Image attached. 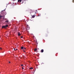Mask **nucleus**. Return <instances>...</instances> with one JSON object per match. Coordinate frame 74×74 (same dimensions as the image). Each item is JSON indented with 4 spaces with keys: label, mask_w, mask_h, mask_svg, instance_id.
Instances as JSON below:
<instances>
[{
    "label": "nucleus",
    "mask_w": 74,
    "mask_h": 74,
    "mask_svg": "<svg viewBox=\"0 0 74 74\" xmlns=\"http://www.w3.org/2000/svg\"><path fill=\"white\" fill-rule=\"evenodd\" d=\"M24 0V1H25V0Z\"/></svg>",
    "instance_id": "412c9836"
},
{
    "label": "nucleus",
    "mask_w": 74,
    "mask_h": 74,
    "mask_svg": "<svg viewBox=\"0 0 74 74\" xmlns=\"http://www.w3.org/2000/svg\"><path fill=\"white\" fill-rule=\"evenodd\" d=\"M21 38H23V36H21Z\"/></svg>",
    "instance_id": "dca6fc26"
},
{
    "label": "nucleus",
    "mask_w": 74,
    "mask_h": 74,
    "mask_svg": "<svg viewBox=\"0 0 74 74\" xmlns=\"http://www.w3.org/2000/svg\"><path fill=\"white\" fill-rule=\"evenodd\" d=\"M23 49H26V48L25 47L23 48Z\"/></svg>",
    "instance_id": "f8f14e48"
},
{
    "label": "nucleus",
    "mask_w": 74,
    "mask_h": 74,
    "mask_svg": "<svg viewBox=\"0 0 74 74\" xmlns=\"http://www.w3.org/2000/svg\"><path fill=\"white\" fill-rule=\"evenodd\" d=\"M37 49H34V51H37Z\"/></svg>",
    "instance_id": "0eeeda50"
},
{
    "label": "nucleus",
    "mask_w": 74,
    "mask_h": 74,
    "mask_svg": "<svg viewBox=\"0 0 74 74\" xmlns=\"http://www.w3.org/2000/svg\"><path fill=\"white\" fill-rule=\"evenodd\" d=\"M18 36H20V35H21V34H20V32L18 33Z\"/></svg>",
    "instance_id": "39448f33"
},
{
    "label": "nucleus",
    "mask_w": 74,
    "mask_h": 74,
    "mask_svg": "<svg viewBox=\"0 0 74 74\" xmlns=\"http://www.w3.org/2000/svg\"><path fill=\"white\" fill-rule=\"evenodd\" d=\"M9 63H10L11 62H10L9 61Z\"/></svg>",
    "instance_id": "a211bd4d"
},
{
    "label": "nucleus",
    "mask_w": 74,
    "mask_h": 74,
    "mask_svg": "<svg viewBox=\"0 0 74 74\" xmlns=\"http://www.w3.org/2000/svg\"><path fill=\"white\" fill-rule=\"evenodd\" d=\"M32 18H34L35 17V16L34 15H33L32 16Z\"/></svg>",
    "instance_id": "423d86ee"
},
{
    "label": "nucleus",
    "mask_w": 74,
    "mask_h": 74,
    "mask_svg": "<svg viewBox=\"0 0 74 74\" xmlns=\"http://www.w3.org/2000/svg\"><path fill=\"white\" fill-rule=\"evenodd\" d=\"M19 1L20 2H21V1H22V0H18V2H19Z\"/></svg>",
    "instance_id": "20e7f679"
},
{
    "label": "nucleus",
    "mask_w": 74,
    "mask_h": 74,
    "mask_svg": "<svg viewBox=\"0 0 74 74\" xmlns=\"http://www.w3.org/2000/svg\"><path fill=\"white\" fill-rule=\"evenodd\" d=\"M21 66H23V64H21Z\"/></svg>",
    "instance_id": "6ab92c4d"
},
{
    "label": "nucleus",
    "mask_w": 74,
    "mask_h": 74,
    "mask_svg": "<svg viewBox=\"0 0 74 74\" xmlns=\"http://www.w3.org/2000/svg\"><path fill=\"white\" fill-rule=\"evenodd\" d=\"M45 15H46V14H45Z\"/></svg>",
    "instance_id": "4be33fe9"
},
{
    "label": "nucleus",
    "mask_w": 74,
    "mask_h": 74,
    "mask_svg": "<svg viewBox=\"0 0 74 74\" xmlns=\"http://www.w3.org/2000/svg\"><path fill=\"white\" fill-rule=\"evenodd\" d=\"M41 52L42 53L44 52V49H41Z\"/></svg>",
    "instance_id": "f03ea898"
},
{
    "label": "nucleus",
    "mask_w": 74,
    "mask_h": 74,
    "mask_svg": "<svg viewBox=\"0 0 74 74\" xmlns=\"http://www.w3.org/2000/svg\"><path fill=\"white\" fill-rule=\"evenodd\" d=\"M2 17H3V16H0V19H1V18Z\"/></svg>",
    "instance_id": "9b49d317"
},
{
    "label": "nucleus",
    "mask_w": 74,
    "mask_h": 74,
    "mask_svg": "<svg viewBox=\"0 0 74 74\" xmlns=\"http://www.w3.org/2000/svg\"><path fill=\"white\" fill-rule=\"evenodd\" d=\"M21 48L22 49H23V47H21Z\"/></svg>",
    "instance_id": "6e6552de"
},
{
    "label": "nucleus",
    "mask_w": 74,
    "mask_h": 74,
    "mask_svg": "<svg viewBox=\"0 0 74 74\" xmlns=\"http://www.w3.org/2000/svg\"><path fill=\"white\" fill-rule=\"evenodd\" d=\"M29 69H33V67H31L29 68Z\"/></svg>",
    "instance_id": "1a4fd4ad"
},
{
    "label": "nucleus",
    "mask_w": 74,
    "mask_h": 74,
    "mask_svg": "<svg viewBox=\"0 0 74 74\" xmlns=\"http://www.w3.org/2000/svg\"><path fill=\"white\" fill-rule=\"evenodd\" d=\"M0 49H2V48H0Z\"/></svg>",
    "instance_id": "f3484780"
},
{
    "label": "nucleus",
    "mask_w": 74,
    "mask_h": 74,
    "mask_svg": "<svg viewBox=\"0 0 74 74\" xmlns=\"http://www.w3.org/2000/svg\"><path fill=\"white\" fill-rule=\"evenodd\" d=\"M14 51H16V50L15 49V48H14Z\"/></svg>",
    "instance_id": "2eb2a0df"
},
{
    "label": "nucleus",
    "mask_w": 74,
    "mask_h": 74,
    "mask_svg": "<svg viewBox=\"0 0 74 74\" xmlns=\"http://www.w3.org/2000/svg\"><path fill=\"white\" fill-rule=\"evenodd\" d=\"M22 69H24V68L23 67H22Z\"/></svg>",
    "instance_id": "4468645a"
},
{
    "label": "nucleus",
    "mask_w": 74,
    "mask_h": 74,
    "mask_svg": "<svg viewBox=\"0 0 74 74\" xmlns=\"http://www.w3.org/2000/svg\"><path fill=\"white\" fill-rule=\"evenodd\" d=\"M72 2H73V3H74V0H73L72 1Z\"/></svg>",
    "instance_id": "ddd939ff"
},
{
    "label": "nucleus",
    "mask_w": 74,
    "mask_h": 74,
    "mask_svg": "<svg viewBox=\"0 0 74 74\" xmlns=\"http://www.w3.org/2000/svg\"><path fill=\"white\" fill-rule=\"evenodd\" d=\"M7 27H8V25H5V26H2V28H6Z\"/></svg>",
    "instance_id": "f257e3e1"
},
{
    "label": "nucleus",
    "mask_w": 74,
    "mask_h": 74,
    "mask_svg": "<svg viewBox=\"0 0 74 74\" xmlns=\"http://www.w3.org/2000/svg\"><path fill=\"white\" fill-rule=\"evenodd\" d=\"M16 50H18V49H16Z\"/></svg>",
    "instance_id": "aec40b11"
},
{
    "label": "nucleus",
    "mask_w": 74,
    "mask_h": 74,
    "mask_svg": "<svg viewBox=\"0 0 74 74\" xmlns=\"http://www.w3.org/2000/svg\"><path fill=\"white\" fill-rule=\"evenodd\" d=\"M38 16H41V14H38Z\"/></svg>",
    "instance_id": "7ed1b4c3"
},
{
    "label": "nucleus",
    "mask_w": 74,
    "mask_h": 74,
    "mask_svg": "<svg viewBox=\"0 0 74 74\" xmlns=\"http://www.w3.org/2000/svg\"><path fill=\"white\" fill-rule=\"evenodd\" d=\"M5 22L8 23V20L6 21Z\"/></svg>",
    "instance_id": "9d476101"
}]
</instances>
